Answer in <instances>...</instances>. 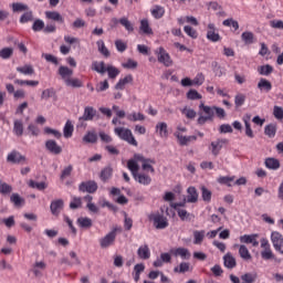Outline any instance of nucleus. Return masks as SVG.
<instances>
[{
    "label": "nucleus",
    "instance_id": "40",
    "mask_svg": "<svg viewBox=\"0 0 283 283\" xmlns=\"http://www.w3.org/2000/svg\"><path fill=\"white\" fill-rule=\"evenodd\" d=\"M40 134L41 129H39V126L34 124H29L24 136H34L36 138Z\"/></svg>",
    "mask_w": 283,
    "mask_h": 283
},
{
    "label": "nucleus",
    "instance_id": "5",
    "mask_svg": "<svg viewBox=\"0 0 283 283\" xmlns=\"http://www.w3.org/2000/svg\"><path fill=\"white\" fill-rule=\"evenodd\" d=\"M7 163H11V165H27L28 157L19 153V150H12L7 156Z\"/></svg>",
    "mask_w": 283,
    "mask_h": 283
},
{
    "label": "nucleus",
    "instance_id": "48",
    "mask_svg": "<svg viewBox=\"0 0 283 283\" xmlns=\"http://www.w3.org/2000/svg\"><path fill=\"white\" fill-rule=\"evenodd\" d=\"M190 269L191 264L189 262H181L179 266L174 268V273H188Z\"/></svg>",
    "mask_w": 283,
    "mask_h": 283
},
{
    "label": "nucleus",
    "instance_id": "37",
    "mask_svg": "<svg viewBox=\"0 0 283 283\" xmlns=\"http://www.w3.org/2000/svg\"><path fill=\"white\" fill-rule=\"evenodd\" d=\"M28 185L31 189H38V191H45V189H48V184L45 181L36 182L30 179Z\"/></svg>",
    "mask_w": 283,
    "mask_h": 283
},
{
    "label": "nucleus",
    "instance_id": "31",
    "mask_svg": "<svg viewBox=\"0 0 283 283\" xmlns=\"http://www.w3.org/2000/svg\"><path fill=\"white\" fill-rule=\"evenodd\" d=\"M138 163H140V160L136 159L135 157L134 159H129L127 161V168L132 172L133 177L136 176L138 174V169H140V166H138Z\"/></svg>",
    "mask_w": 283,
    "mask_h": 283
},
{
    "label": "nucleus",
    "instance_id": "14",
    "mask_svg": "<svg viewBox=\"0 0 283 283\" xmlns=\"http://www.w3.org/2000/svg\"><path fill=\"white\" fill-rule=\"evenodd\" d=\"M64 207H65V201H63V199H56L51 201L50 209H51L52 216H60Z\"/></svg>",
    "mask_w": 283,
    "mask_h": 283
},
{
    "label": "nucleus",
    "instance_id": "9",
    "mask_svg": "<svg viewBox=\"0 0 283 283\" xmlns=\"http://www.w3.org/2000/svg\"><path fill=\"white\" fill-rule=\"evenodd\" d=\"M116 228L108 232L104 238L99 240V245L102 249H108L114 242H116Z\"/></svg>",
    "mask_w": 283,
    "mask_h": 283
},
{
    "label": "nucleus",
    "instance_id": "61",
    "mask_svg": "<svg viewBox=\"0 0 283 283\" xmlns=\"http://www.w3.org/2000/svg\"><path fill=\"white\" fill-rule=\"evenodd\" d=\"M81 207H83V201L81 197H73V200L70 202V209L76 210L81 209Z\"/></svg>",
    "mask_w": 283,
    "mask_h": 283
},
{
    "label": "nucleus",
    "instance_id": "51",
    "mask_svg": "<svg viewBox=\"0 0 283 283\" xmlns=\"http://www.w3.org/2000/svg\"><path fill=\"white\" fill-rule=\"evenodd\" d=\"M96 44L98 48V52L103 54V56H105L106 59L109 57L111 53L107 46H105V42L103 40H99L96 42Z\"/></svg>",
    "mask_w": 283,
    "mask_h": 283
},
{
    "label": "nucleus",
    "instance_id": "12",
    "mask_svg": "<svg viewBox=\"0 0 283 283\" xmlns=\"http://www.w3.org/2000/svg\"><path fill=\"white\" fill-rule=\"evenodd\" d=\"M207 39L208 41H211L212 43H218V41H221L220 33H218V29L216 28L214 23L208 24V31H207Z\"/></svg>",
    "mask_w": 283,
    "mask_h": 283
},
{
    "label": "nucleus",
    "instance_id": "38",
    "mask_svg": "<svg viewBox=\"0 0 283 283\" xmlns=\"http://www.w3.org/2000/svg\"><path fill=\"white\" fill-rule=\"evenodd\" d=\"M17 72L23 74L24 76H32L34 74V67L30 64H25L24 66H18Z\"/></svg>",
    "mask_w": 283,
    "mask_h": 283
},
{
    "label": "nucleus",
    "instance_id": "57",
    "mask_svg": "<svg viewBox=\"0 0 283 283\" xmlns=\"http://www.w3.org/2000/svg\"><path fill=\"white\" fill-rule=\"evenodd\" d=\"M247 101V95L239 93L234 96V105L238 109V107H242Z\"/></svg>",
    "mask_w": 283,
    "mask_h": 283
},
{
    "label": "nucleus",
    "instance_id": "54",
    "mask_svg": "<svg viewBox=\"0 0 283 283\" xmlns=\"http://www.w3.org/2000/svg\"><path fill=\"white\" fill-rule=\"evenodd\" d=\"M139 30L144 33V34H154V31L150 29L149 27V21L148 20H142L140 21V27Z\"/></svg>",
    "mask_w": 283,
    "mask_h": 283
},
{
    "label": "nucleus",
    "instance_id": "58",
    "mask_svg": "<svg viewBox=\"0 0 283 283\" xmlns=\"http://www.w3.org/2000/svg\"><path fill=\"white\" fill-rule=\"evenodd\" d=\"M127 120H130L132 123H136L138 120H145V115L143 113H132L127 115Z\"/></svg>",
    "mask_w": 283,
    "mask_h": 283
},
{
    "label": "nucleus",
    "instance_id": "26",
    "mask_svg": "<svg viewBox=\"0 0 283 283\" xmlns=\"http://www.w3.org/2000/svg\"><path fill=\"white\" fill-rule=\"evenodd\" d=\"M223 264H224L226 269H235V266H238V263L235 262V258L232 256V254L230 252H228L223 256Z\"/></svg>",
    "mask_w": 283,
    "mask_h": 283
},
{
    "label": "nucleus",
    "instance_id": "62",
    "mask_svg": "<svg viewBox=\"0 0 283 283\" xmlns=\"http://www.w3.org/2000/svg\"><path fill=\"white\" fill-rule=\"evenodd\" d=\"M12 191V186L8 182L0 184V193L2 196H10V192Z\"/></svg>",
    "mask_w": 283,
    "mask_h": 283
},
{
    "label": "nucleus",
    "instance_id": "6",
    "mask_svg": "<svg viewBox=\"0 0 283 283\" xmlns=\"http://www.w3.org/2000/svg\"><path fill=\"white\" fill-rule=\"evenodd\" d=\"M134 158L136 160H139V163H143L142 165V169H144V171H150V174H155L156 169H154V166L151 165H156V160L154 159H149V158H145V156H143V154H135Z\"/></svg>",
    "mask_w": 283,
    "mask_h": 283
},
{
    "label": "nucleus",
    "instance_id": "59",
    "mask_svg": "<svg viewBox=\"0 0 283 283\" xmlns=\"http://www.w3.org/2000/svg\"><path fill=\"white\" fill-rule=\"evenodd\" d=\"M44 28H45V22H43V20L41 19L34 20L32 24L33 32H41L42 30H44Z\"/></svg>",
    "mask_w": 283,
    "mask_h": 283
},
{
    "label": "nucleus",
    "instance_id": "8",
    "mask_svg": "<svg viewBox=\"0 0 283 283\" xmlns=\"http://www.w3.org/2000/svg\"><path fill=\"white\" fill-rule=\"evenodd\" d=\"M44 146L46 151L53 154V156H61V154H63V147H61L54 139H48Z\"/></svg>",
    "mask_w": 283,
    "mask_h": 283
},
{
    "label": "nucleus",
    "instance_id": "45",
    "mask_svg": "<svg viewBox=\"0 0 283 283\" xmlns=\"http://www.w3.org/2000/svg\"><path fill=\"white\" fill-rule=\"evenodd\" d=\"M222 25L226 28H233L234 31L240 30V23H238V20H233V18L223 20Z\"/></svg>",
    "mask_w": 283,
    "mask_h": 283
},
{
    "label": "nucleus",
    "instance_id": "2",
    "mask_svg": "<svg viewBox=\"0 0 283 283\" xmlns=\"http://www.w3.org/2000/svg\"><path fill=\"white\" fill-rule=\"evenodd\" d=\"M114 134H116L120 140H124L128 145L138 147V142L136 140V137H134L132 129L125 127H116L114 128Z\"/></svg>",
    "mask_w": 283,
    "mask_h": 283
},
{
    "label": "nucleus",
    "instance_id": "52",
    "mask_svg": "<svg viewBox=\"0 0 283 283\" xmlns=\"http://www.w3.org/2000/svg\"><path fill=\"white\" fill-rule=\"evenodd\" d=\"M12 54H14V49L12 48H3L0 50V59H3L4 61L10 59Z\"/></svg>",
    "mask_w": 283,
    "mask_h": 283
},
{
    "label": "nucleus",
    "instance_id": "34",
    "mask_svg": "<svg viewBox=\"0 0 283 283\" xmlns=\"http://www.w3.org/2000/svg\"><path fill=\"white\" fill-rule=\"evenodd\" d=\"M174 255L181 258V260H190L191 258V252H189V249L187 248H177L175 250Z\"/></svg>",
    "mask_w": 283,
    "mask_h": 283
},
{
    "label": "nucleus",
    "instance_id": "19",
    "mask_svg": "<svg viewBox=\"0 0 283 283\" xmlns=\"http://www.w3.org/2000/svg\"><path fill=\"white\" fill-rule=\"evenodd\" d=\"M133 178L139 185H144V187L151 185V177L149 175L137 172L135 176H133Z\"/></svg>",
    "mask_w": 283,
    "mask_h": 283
},
{
    "label": "nucleus",
    "instance_id": "55",
    "mask_svg": "<svg viewBox=\"0 0 283 283\" xmlns=\"http://www.w3.org/2000/svg\"><path fill=\"white\" fill-rule=\"evenodd\" d=\"M188 101H200L202 95L198 93L196 90L190 88L186 94Z\"/></svg>",
    "mask_w": 283,
    "mask_h": 283
},
{
    "label": "nucleus",
    "instance_id": "1",
    "mask_svg": "<svg viewBox=\"0 0 283 283\" xmlns=\"http://www.w3.org/2000/svg\"><path fill=\"white\" fill-rule=\"evenodd\" d=\"M91 69L93 70V72H97V74H105V72H107L108 74V78H116V76H118V74H120V71L114 66V65H108L105 66V63L98 62V61H94L92 63Z\"/></svg>",
    "mask_w": 283,
    "mask_h": 283
},
{
    "label": "nucleus",
    "instance_id": "3",
    "mask_svg": "<svg viewBox=\"0 0 283 283\" xmlns=\"http://www.w3.org/2000/svg\"><path fill=\"white\" fill-rule=\"evenodd\" d=\"M199 109H202V113H199V117L197 119L198 125H206L207 123H213V118H214V106H207L205 105L203 102L200 103L199 105Z\"/></svg>",
    "mask_w": 283,
    "mask_h": 283
},
{
    "label": "nucleus",
    "instance_id": "11",
    "mask_svg": "<svg viewBox=\"0 0 283 283\" xmlns=\"http://www.w3.org/2000/svg\"><path fill=\"white\" fill-rule=\"evenodd\" d=\"M150 220H153L155 229H167V227H169V221L167 220V217L160 213L153 214L150 217Z\"/></svg>",
    "mask_w": 283,
    "mask_h": 283
},
{
    "label": "nucleus",
    "instance_id": "63",
    "mask_svg": "<svg viewBox=\"0 0 283 283\" xmlns=\"http://www.w3.org/2000/svg\"><path fill=\"white\" fill-rule=\"evenodd\" d=\"M233 180H235V177H219L218 178V182L219 185H226L227 187H232L231 182H233Z\"/></svg>",
    "mask_w": 283,
    "mask_h": 283
},
{
    "label": "nucleus",
    "instance_id": "24",
    "mask_svg": "<svg viewBox=\"0 0 283 283\" xmlns=\"http://www.w3.org/2000/svg\"><path fill=\"white\" fill-rule=\"evenodd\" d=\"M74 74V71L71 70L67 66H60L59 67V75L61 76L62 81L66 83V81L70 80V77Z\"/></svg>",
    "mask_w": 283,
    "mask_h": 283
},
{
    "label": "nucleus",
    "instance_id": "17",
    "mask_svg": "<svg viewBox=\"0 0 283 283\" xmlns=\"http://www.w3.org/2000/svg\"><path fill=\"white\" fill-rule=\"evenodd\" d=\"M258 234H243L239 238L242 244H252V247H259Z\"/></svg>",
    "mask_w": 283,
    "mask_h": 283
},
{
    "label": "nucleus",
    "instance_id": "49",
    "mask_svg": "<svg viewBox=\"0 0 283 283\" xmlns=\"http://www.w3.org/2000/svg\"><path fill=\"white\" fill-rule=\"evenodd\" d=\"M239 255L242 258V260L249 261L251 260V252H249V248L247 245L242 244L239 247Z\"/></svg>",
    "mask_w": 283,
    "mask_h": 283
},
{
    "label": "nucleus",
    "instance_id": "64",
    "mask_svg": "<svg viewBox=\"0 0 283 283\" xmlns=\"http://www.w3.org/2000/svg\"><path fill=\"white\" fill-rule=\"evenodd\" d=\"M119 23L125 28V30H127V32H132L134 30V24H132L127 18H120Z\"/></svg>",
    "mask_w": 283,
    "mask_h": 283
},
{
    "label": "nucleus",
    "instance_id": "13",
    "mask_svg": "<svg viewBox=\"0 0 283 283\" xmlns=\"http://www.w3.org/2000/svg\"><path fill=\"white\" fill-rule=\"evenodd\" d=\"M229 143L228 139H217L214 142H211L210 149L212 156H219L220 151H222V147Z\"/></svg>",
    "mask_w": 283,
    "mask_h": 283
},
{
    "label": "nucleus",
    "instance_id": "44",
    "mask_svg": "<svg viewBox=\"0 0 283 283\" xmlns=\"http://www.w3.org/2000/svg\"><path fill=\"white\" fill-rule=\"evenodd\" d=\"M150 12L154 19H163V17H165V8L158 4L155 6Z\"/></svg>",
    "mask_w": 283,
    "mask_h": 283
},
{
    "label": "nucleus",
    "instance_id": "22",
    "mask_svg": "<svg viewBox=\"0 0 283 283\" xmlns=\"http://www.w3.org/2000/svg\"><path fill=\"white\" fill-rule=\"evenodd\" d=\"M114 175V168L112 166H106L101 170L99 178L102 182H107Z\"/></svg>",
    "mask_w": 283,
    "mask_h": 283
},
{
    "label": "nucleus",
    "instance_id": "21",
    "mask_svg": "<svg viewBox=\"0 0 283 283\" xmlns=\"http://www.w3.org/2000/svg\"><path fill=\"white\" fill-rule=\"evenodd\" d=\"M76 224L80 227V229H92L94 222L90 217H80L76 220Z\"/></svg>",
    "mask_w": 283,
    "mask_h": 283
},
{
    "label": "nucleus",
    "instance_id": "25",
    "mask_svg": "<svg viewBox=\"0 0 283 283\" xmlns=\"http://www.w3.org/2000/svg\"><path fill=\"white\" fill-rule=\"evenodd\" d=\"M137 255L140 260H149L151 258V252L149 251V245L144 244L138 248Z\"/></svg>",
    "mask_w": 283,
    "mask_h": 283
},
{
    "label": "nucleus",
    "instance_id": "50",
    "mask_svg": "<svg viewBox=\"0 0 283 283\" xmlns=\"http://www.w3.org/2000/svg\"><path fill=\"white\" fill-rule=\"evenodd\" d=\"M205 230H195L193 231V244H202V240H205Z\"/></svg>",
    "mask_w": 283,
    "mask_h": 283
},
{
    "label": "nucleus",
    "instance_id": "32",
    "mask_svg": "<svg viewBox=\"0 0 283 283\" xmlns=\"http://www.w3.org/2000/svg\"><path fill=\"white\" fill-rule=\"evenodd\" d=\"M264 134L268 138H275V135L277 134V124H268L264 127Z\"/></svg>",
    "mask_w": 283,
    "mask_h": 283
},
{
    "label": "nucleus",
    "instance_id": "43",
    "mask_svg": "<svg viewBox=\"0 0 283 283\" xmlns=\"http://www.w3.org/2000/svg\"><path fill=\"white\" fill-rule=\"evenodd\" d=\"M241 39L245 45H251L254 43L255 35H253V32L251 31H245L241 34Z\"/></svg>",
    "mask_w": 283,
    "mask_h": 283
},
{
    "label": "nucleus",
    "instance_id": "33",
    "mask_svg": "<svg viewBox=\"0 0 283 283\" xmlns=\"http://www.w3.org/2000/svg\"><path fill=\"white\" fill-rule=\"evenodd\" d=\"M258 280V273L256 272H247L241 275V283H255Z\"/></svg>",
    "mask_w": 283,
    "mask_h": 283
},
{
    "label": "nucleus",
    "instance_id": "23",
    "mask_svg": "<svg viewBox=\"0 0 283 283\" xmlns=\"http://www.w3.org/2000/svg\"><path fill=\"white\" fill-rule=\"evenodd\" d=\"M187 202L196 203L198 202V189L196 187L190 186L187 189Z\"/></svg>",
    "mask_w": 283,
    "mask_h": 283
},
{
    "label": "nucleus",
    "instance_id": "27",
    "mask_svg": "<svg viewBox=\"0 0 283 283\" xmlns=\"http://www.w3.org/2000/svg\"><path fill=\"white\" fill-rule=\"evenodd\" d=\"M264 165L268 169H272L273 171H276V169L280 168V160L274 157H268L265 158Z\"/></svg>",
    "mask_w": 283,
    "mask_h": 283
},
{
    "label": "nucleus",
    "instance_id": "42",
    "mask_svg": "<svg viewBox=\"0 0 283 283\" xmlns=\"http://www.w3.org/2000/svg\"><path fill=\"white\" fill-rule=\"evenodd\" d=\"M258 72L261 76H271L273 74V66L270 64L261 65L258 67Z\"/></svg>",
    "mask_w": 283,
    "mask_h": 283
},
{
    "label": "nucleus",
    "instance_id": "36",
    "mask_svg": "<svg viewBox=\"0 0 283 283\" xmlns=\"http://www.w3.org/2000/svg\"><path fill=\"white\" fill-rule=\"evenodd\" d=\"M134 81V76L132 74L126 75L124 78H120L118 83L115 85V90H125V86L128 83H132Z\"/></svg>",
    "mask_w": 283,
    "mask_h": 283
},
{
    "label": "nucleus",
    "instance_id": "30",
    "mask_svg": "<svg viewBox=\"0 0 283 283\" xmlns=\"http://www.w3.org/2000/svg\"><path fill=\"white\" fill-rule=\"evenodd\" d=\"M23 120L21 119H15L13 122V134L14 136H17L18 138H21V136H23Z\"/></svg>",
    "mask_w": 283,
    "mask_h": 283
},
{
    "label": "nucleus",
    "instance_id": "53",
    "mask_svg": "<svg viewBox=\"0 0 283 283\" xmlns=\"http://www.w3.org/2000/svg\"><path fill=\"white\" fill-rule=\"evenodd\" d=\"M64 83L66 87H83V82L80 78H69Z\"/></svg>",
    "mask_w": 283,
    "mask_h": 283
},
{
    "label": "nucleus",
    "instance_id": "29",
    "mask_svg": "<svg viewBox=\"0 0 283 283\" xmlns=\"http://www.w3.org/2000/svg\"><path fill=\"white\" fill-rule=\"evenodd\" d=\"M45 17L51 21H56L57 23H65V19H63V15H61L59 11H46Z\"/></svg>",
    "mask_w": 283,
    "mask_h": 283
},
{
    "label": "nucleus",
    "instance_id": "47",
    "mask_svg": "<svg viewBox=\"0 0 283 283\" xmlns=\"http://www.w3.org/2000/svg\"><path fill=\"white\" fill-rule=\"evenodd\" d=\"M11 8L12 12H25L27 10H30V7L23 2H13Z\"/></svg>",
    "mask_w": 283,
    "mask_h": 283
},
{
    "label": "nucleus",
    "instance_id": "4",
    "mask_svg": "<svg viewBox=\"0 0 283 283\" xmlns=\"http://www.w3.org/2000/svg\"><path fill=\"white\" fill-rule=\"evenodd\" d=\"M155 54L157 56L158 63H161L163 65H165V67H171V65H174V60H171V55L168 54L165 48L159 46L155 51Z\"/></svg>",
    "mask_w": 283,
    "mask_h": 283
},
{
    "label": "nucleus",
    "instance_id": "7",
    "mask_svg": "<svg viewBox=\"0 0 283 283\" xmlns=\"http://www.w3.org/2000/svg\"><path fill=\"white\" fill-rule=\"evenodd\" d=\"M78 191L82 193H96L98 191V184L94 180L83 181L78 186Z\"/></svg>",
    "mask_w": 283,
    "mask_h": 283
},
{
    "label": "nucleus",
    "instance_id": "16",
    "mask_svg": "<svg viewBox=\"0 0 283 283\" xmlns=\"http://www.w3.org/2000/svg\"><path fill=\"white\" fill-rule=\"evenodd\" d=\"M256 87L261 92V94H269V92L273 90V84L271 83V81L261 77L258 82Z\"/></svg>",
    "mask_w": 283,
    "mask_h": 283
},
{
    "label": "nucleus",
    "instance_id": "41",
    "mask_svg": "<svg viewBox=\"0 0 283 283\" xmlns=\"http://www.w3.org/2000/svg\"><path fill=\"white\" fill-rule=\"evenodd\" d=\"M73 134H74V125H72V122L69 119L66 120L63 129L64 138H72Z\"/></svg>",
    "mask_w": 283,
    "mask_h": 283
},
{
    "label": "nucleus",
    "instance_id": "39",
    "mask_svg": "<svg viewBox=\"0 0 283 283\" xmlns=\"http://www.w3.org/2000/svg\"><path fill=\"white\" fill-rule=\"evenodd\" d=\"M200 191H201V198L203 202H207V203L211 202V197L213 196V192H211V190H209L207 186H201Z\"/></svg>",
    "mask_w": 283,
    "mask_h": 283
},
{
    "label": "nucleus",
    "instance_id": "10",
    "mask_svg": "<svg viewBox=\"0 0 283 283\" xmlns=\"http://www.w3.org/2000/svg\"><path fill=\"white\" fill-rule=\"evenodd\" d=\"M271 240H272V244H273L275 251H277L279 253H281V255H283V235H282V233H280L277 231H273L271 233Z\"/></svg>",
    "mask_w": 283,
    "mask_h": 283
},
{
    "label": "nucleus",
    "instance_id": "28",
    "mask_svg": "<svg viewBox=\"0 0 283 283\" xmlns=\"http://www.w3.org/2000/svg\"><path fill=\"white\" fill-rule=\"evenodd\" d=\"M50 98H53L55 101H57V96H56V90H54V87H50V88H46L44 91H42V94H41V99L42 101H48Z\"/></svg>",
    "mask_w": 283,
    "mask_h": 283
},
{
    "label": "nucleus",
    "instance_id": "20",
    "mask_svg": "<svg viewBox=\"0 0 283 283\" xmlns=\"http://www.w3.org/2000/svg\"><path fill=\"white\" fill-rule=\"evenodd\" d=\"M10 202H12V205L18 209H21V207L25 206V199L21 197V195H19L18 192H13L10 196Z\"/></svg>",
    "mask_w": 283,
    "mask_h": 283
},
{
    "label": "nucleus",
    "instance_id": "15",
    "mask_svg": "<svg viewBox=\"0 0 283 283\" xmlns=\"http://www.w3.org/2000/svg\"><path fill=\"white\" fill-rule=\"evenodd\" d=\"M175 136L178 139L179 145L181 147H185V146L189 145V143H193V142L198 140V136H196V135L184 136L182 134H180V132H176Z\"/></svg>",
    "mask_w": 283,
    "mask_h": 283
},
{
    "label": "nucleus",
    "instance_id": "18",
    "mask_svg": "<svg viewBox=\"0 0 283 283\" xmlns=\"http://www.w3.org/2000/svg\"><path fill=\"white\" fill-rule=\"evenodd\" d=\"M96 116V108L92 106H86L84 108V114L78 118V120H94V117Z\"/></svg>",
    "mask_w": 283,
    "mask_h": 283
},
{
    "label": "nucleus",
    "instance_id": "60",
    "mask_svg": "<svg viewBox=\"0 0 283 283\" xmlns=\"http://www.w3.org/2000/svg\"><path fill=\"white\" fill-rule=\"evenodd\" d=\"M96 140H98V136H97L96 133H94V132H88V133L83 137V142H84V143L94 144V143H96Z\"/></svg>",
    "mask_w": 283,
    "mask_h": 283
},
{
    "label": "nucleus",
    "instance_id": "46",
    "mask_svg": "<svg viewBox=\"0 0 283 283\" xmlns=\"http://www.w3.org/2000/svg\"><path fill=\"white\" fill-rule=\"evenodd\" d=\"M156 129L157 132L159 130V135L161 136V138H167V136H169V132L167 130V123L159 122L156 125Z\"/></svg>",
    "mask_w": 283,
    "mask_h": 283
},
{
    "label": "nucleus",
    "instance_id": "56",
    "mask_svg": "<svg viewBox=\"0 0 283 283\" xmlns=\"http://www.w3.org/2000/svg\"><path fill=\"white\" fill-rule=\"evenodd\" d=\"M15 85H29V87H36L39 81L34 80H14Z\"/></svg>",
    "mask_w": 283,
    "mask_h": 283
},
{
    "label": "nucleus",
    "instance_id": "35",
    "mask_svg": "<svg viewBox=\"0 0 283 283\" xmlns=\"http://www.w3.org/2000/svg\"><path fill=\"white\" fill-rule=\"evenodd\" d=\"M34 21V12L30 9L24 11V13L20 17V23L25 24Z\"/></svg>",
    "mask_w": 283,
    "mask_h": 283
}]
</instances>
